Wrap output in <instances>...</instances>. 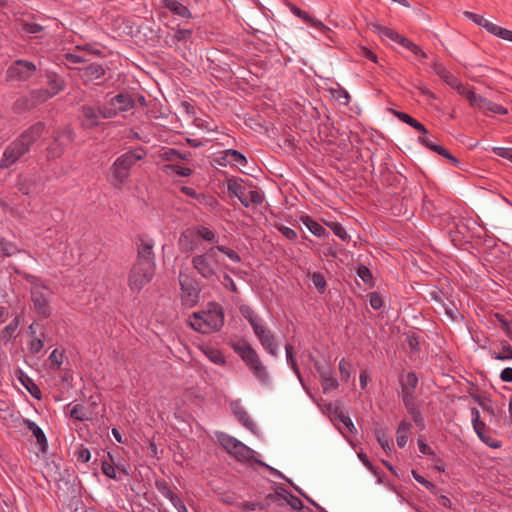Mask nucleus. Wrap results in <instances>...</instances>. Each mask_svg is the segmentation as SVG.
<instances>
[{
  "instance_id": "obj_1",
  "label": "nucleus",
  "mask_w": 512,
  "mask_h": 512,
  "mask_svg": "<svg viewBox=\"0 0 512 512\" xmlns=\"http://www.w3.org/2000/svg\"><path fill=\"white\" fill-rule=\"evenodd\" d=\"M135 244L137 257L130 268V290L139 292L154 278L156 263L151 238L147 235L137 236Z\"/></svg>"
},
{
  "instance_id": "obj_2",
  "label": "nucleus",
  "mask_w": 512,
  "mask_h": 512,
  "mask_svg": "<svg viewBox=\"0 0 512 512\" xmlns=\"http://www.w3.org/2000/svg\"><path fill=\"white\" fill-rule=\"evenodd\" d=\"M45 130L43 122H36L28 129L23 131L14 141H12L4 150L0 160V169H7L15 164L30 147L42 136Z\"/></svg>"
},
{
  "instance_id": "obj_3",
  "label": "nucleus",
  "mask_w": 512,
  "mask_h": 512,
  "mask_svg": "<svg viewBox=\"0 0 512 512\" xmlns=\"http://www.w3.org/2000/svg\"><path fill=\"white\" fill-rule=\"evenodd\" d=\"M229 346L241 358L246 367L252 372L254 377L263 384L270 382L269 373L267 368L262 363L259 354L251 346V344L244 338L236 341H229Z\"/></svg>"
},
{
  "instance_id": "obj_4",
  "label": "nucleus",
  "mask_w": 512,
  "mask_h": 512,
  "mask_svg": "<svg viewBox=\"0 0 512 512\" xmlns=\"http://www.w3.org/2000/svg\"><path fill=\"white\" fill-rule=\"evenodd\" d=\"M207 311L194 312L190 326L202 334H210L219 331L224 325V312L222 307L215 303H209Z\"/></svg>"
},
{
  "instance_id": "obj_5",
  "label": "nucleus",
  "mask_w": 512,
  "mask_h": 512,
  "mask_svg": "<svg viewBox=\"0 0 512 512\" xmlns=\"http://www.w3.org/2000/svg\"><path fill=\"white\" fill-rule=\"evenodd\" d=\"M191 264L204 279L210 280L218 278L220 256L216 253L214 246L210 247L202 254L193 256Z\"/></svg>"
},
{
  "instance_id": "obj_6",
  "label": "nucleus",
  "mask_w": 512,
  "mask_h": 512,
  "mask_svg": "<svg viewBox=\"0 0 512 512\" xmlns=\"http://www.w3.org/2000/svg\"><path fill=\"white\" fill-rule=\"evenodd\" d=\"M82 126L86 129L98 127L101 119H110L115 116V110H108V106L100 102L93 104H84L80 108Z\"/></svg>"
},
{
  "instance_id": "obj_7",
  "label": "nucleus",
  "mask_w": 512,
  "mask_h": 512,
  "mask_svg": "<svg viewBox=\"0 0 512 512\" xmlns=\"http://www.w3.org/2000/svg\"><path fill=\"white\" fill-rule=\"evenodd\" d=\"M218 441L229 454L234 455L240 462L250 461L255 454L253 449L224 432L218 435Z\"/></svg>"
},
{
  "instance_id": "obj_8",
  "label": "nucleus",
  "mask_w": 512,
  "mask_h": 512,
  "mask_svg": "<svg viewBox=\"0 0 512 512\" xmlns=\"http://www.w3.org/2000/svg\"><path fill=\"white\" fill-rule=\"evenodd\" d=\"M179 285L181 289V301L188 307H194L199 300L200 289L197 281L190 275L180 271L178 275Z\"/></svg>"
},
{
  "instance_id": "obj_9",
  "label": "nucleus",
  "mask_w": 512,
  "mask_h": 512,
  "mask_svg": "<svg viewBox=\"0 0 512 512\" xmlns=\"http://www.w3.org/2000/svg\"><path fill=\"white\" fill-rule=\"evenodd\" d=\"M108 180L115 188L121 189L128 180V153L116 159L110 168Z\"/></svg>"
},
{
  "instance_id": "obj_10",
  "label": "nucleus",
  "mask_w": 512,
  "mask_h": 512,
  "mask_svg": "<svg viewBox=\"0 0 512 512\" xmlns=\"http://www.w3.org/2000/svg\"><path fill=\"white\" fill-rule=\"evenodd\" d=\"M463 15L469 20L473 21L478 26L483 27L488 33L497 36L503 40L512 42V31L506 28H502L488 20H486L483 16L465 11Z\"/></svg>"
},
{
  "instance_id": "obj_11",
  "label": "nucleus",
  "mask_w": 512,
  "mask_h": 512,
  "mask_svg": "<svg viewBox=\"0 0 512 512\" xmlns=\"http://www.w3.org/2000/svg\"><path fill=\"white\" fill-rule=\"evenodd\" d=\"M35 72L36 66L33 62L16 60L7 69L6 77L10 81H27Z\"/></svg>"
},
{
  "instance_id": "obj_12",
  "label": "nucleus",
  "mask_w": 512,
  "mask_h": 512,
  "mask_svg": "<svg viewBox=\"0 0 512 512\" xmlns=\"http://www.w3.org/2000/svg\"><path fill=\"white\" fill-rule=\"evenodd\" d=\"M52 290L30 291L33 308L37 315L42 319H47L52 315V307L50 306V297Z\"/></svg>"
},
{
  "instance_id": "obj_13",
  "label": "nucleus",
  "mask_w": 512,
  "mask_h": 512,
  "mask_svg": "<svg viewBox=\"0 0 512 512\" xmlns=\"http://www.w3.org/2000/svg\"><path fill=\"white\" fill-rule=\"evenodd\" d=\"M253 332L261 346L271 355H278V344L274 333L263 323L253 328Z\"/></svg>"
},
{
  "instance_id": "obj_14",
  "label": "nucleus",
  "mask_w": 512,
  "mask_h": 512,
  "mask_svg": "<svg viewBox=\"0 0 512 512\" xmlns=\"http://www.w3.org/2000/svg\"><path fill=\"white\" fill-rule=\"evenodd\" d=\"M471 416H472L473 428H474L477 436L479 437V439L491 448H499L501 446L500 442L486 434V431H488L489 428L481 420L480 413L477 408H475V407L471 408Z\"/></svg>"
},
{
  "instance_id": "obj_15",
  "label": "nucleus",
  "mask_w": 512,
  "mask_h": 512,
  "mask_svg": "<svg viewBox=\"0 0 512 512\" xmlns=\"http://www.w3.org/2000/svg\"><path fill=\"white\" fill-rule=\"evenodd\" d=\"M156 487L160 493L168 498L178 512H187V508L181 498L174 493L165 480L156 481Z\"/></svg>"
},
{
  "instance_id": "obj_16",
  "label": "nucleus",
  "mask_w": 512,
  "mask_h": 512,
  "mask_svg": "<svg viewBox=\"0 0 512 512\" xmlns=\"http://www.w3.org/2000/svg\"><path fill=\"white\" fill-rule=\"evenodd\" d=\"M218 164L222 166L227 164L246 166L247 158L238 150L227 149L221 153V156L218 158Z\"/></svg>"
},
{
  "instance_id": "obj_17",
  "label": "nucleus",
  "mask_w": 512,
  "mask_h": 512,
  "mask_svg": "<svg viewBox=\"0 0 512 512\" xmlns=\"http://www.w3.org/2000/svg\"><path fill=\"white\" fill-rule=\"evenodd\" d=\"M230 407L232 409L233 414L237 417L238 421L245 428H247L248 430H250L253 433H256L257 425L250 418V416L248 415L247 411L240 404V402L239 401H233V402H231Z\"/></svg>"
},
{
  "instance_id": "obj_18",
  "label": "nucleus",
  "mask_w": 512,
  "mask_h": 512,
  "mask_svg": "<svg viewBox=\"0 0 512 512\" xmlns=\"http://www.w3.org/2000/svg\"><path fill=\"white\" fill-rule=\"evenodd\" d=\"M418 376L415 372L411 371L399 376L400 391L399 394H415L418 386Z\"/></svg>"
},
{
  "instance_id": "obj_19",
  "label": "nucleus",
  "mask_w": 512,
  "mask_h": 512,
  "mask_svg": "<svg viewBox=\"0 0 512 512\" xmlns=\"http://www.w3.org/2000/svg\"><path fill=\"white\" fill-rule=\"evenodd\" d=\"M427 297L434 301L435 304L438 306V308H443L445 311V314L451 318L452 320L456 319V316L458 314V310L456 307H449L446 306L443 302L444 292L439 289L438 287H435L430 292H428Z\"/></svg>"
},
{
  "instance_id": "obj_20",
  "label": "nucleus",
  "mask_w": 512,
  "mask_h": 512,
  "mask_svg": "<svg viewBox=\"0 0 512 512\" xmlns=\"http://www.w3.org/2000/svg\"><path fill=\"white\" fill-rule=\"evenodd\" d=\"M227 190L230 194V196L237 197L241 204L248 208L249 202H248V196L246 193V188L242 186L238 180L235 177L228 178L227 179Z\"/></svg>"
},
{
  "instance_id": "obj_21",
  "label": "nucleus",
  "mask_w": 512,
  "mask_h": 512,
  "mask_svg": "<svg viewBox=\"0 0 512 512\" xmlns=\"http://www.w3.org/2000/svg\"><path fill=\"white\" fill-rule=\"evenodd\" d=\"M24 424L36 438V442L37 445L39 446L40 451L42 453H45L48 449V440L43 430L35 422L29 419H24Z\"/></svg>"
},
{
  "instance_id": "obj_22",
  "label": "nucleus",
  "mask_w": 512,
  "mask_h": 512,
  "mask_svg": "<svg viewBox=\"0 0 512 512\" xmlns=\"http://www.w3.org/2000/svg\"><path fill=\"white\" fill-rule=\"evenodd\" d=\"M15 377L19 380V382L27 389V391L36 399L41 398V390L35 384V382L24 373V371L20 368H17L14 372Z\"/></svg>"
},
{
  "instance_id": "obj_23",
  "label": "nucleus",
  "mask_w": 512,
  "mask_h": 512,
  "mask_svg": "<svg viewBox=\"0 0 512 512\" xmlns=\"http://www.w3.org/2000/svg\"><path fill=\"white\" fill-rule=\"evenodd\" d=\"M162 4L172 14L180 18L189 19L192 17L189 8L178 0H162Z\"/></svg>"
},
{
  "instance_id": "obj_24",
  "label": "nucleus",
  "mask_w": 512,
  "mask_h": 512,
  "mask_svg": "<svg viewBox=\"0 0 512 512\" xmlns=\"http://www.w3.org/2000/svg\"><path fill=\"white\" fill-rule=\"evenodd\" d=\"M328 410L332 413L333 417L344 424V426L353 433L356 428L349 416L345 415L343 407L340 404L330 403Z\"/></svg>"
},
{
  "instance_id": "obj_25",
  "label": "nucleus",
  "mask_w": 512,
  "mask_h": 512,
  "mask_svg": "<svg viewBox=\"0 0 512 512\" xmlns=\"http://www.w3.org/2000/svg\"><path fill=\"white\" fill-rule=\"evenodd\" d=\"M81 77L86 81L96 80L105 74V69L101 64L91 63L80 68Z\"/></svg>"
},
{
  "instance_id": "obj_26",
  "label": "nucleus",
  "mask_w": 512,
  "mask_h": 512,
  "mask_svg": "<svg viewBox=\"0 0 512 512\" xmlns=\"http://www.w3.org/2000/svg\"><path fill=\"white\" fill-rule=\"evenodd\" d=\"M367 26L375 33L379 35H383L396 43H400L401 39L404 37L400 35L397 31L390 29L388 27L382 26L377 22L368 23Z\"/></svg>"
},
{
  "instance_id": "obj_27",
  "label": "nucleus",
  "mask_w": 512,
  "mask_h": 512,
  "mask_svg": "<svg viewBox=\"0 0 512 512\" xmlns=\"http://www.w3.org/2000/svg\"><path fill=\"white\" fill-rule=\"evenodd\" d=\"M300 221L307 227V229L317 237H328L329 233L326 229L308 215H302Z\"/></svg>"
},
{
  "instance_id": "obj_28",
  "label": "nucleus",
  "mask_w": 512,
  "mask_h": 512,
  "mask_svg": "<svg viewBox=\"0 0 512 512\" xmlns=\"http://www.w3.org/2000/svg\"><path fill=\"white\" fill-rule=\"evenodd\" d=\"M432 69L450 87L456 85L458 78L451 74L442 63L435 61Z\"/></svg>"
},
{
  "instance_id": "obj_29",
  "label": "nucleus",
  "mask_w": 512,
  "mask_h": 512,
  "mask_svg": "<svg viewBox=\"0 0 512 512\" xmlns=\"http://www.w3.org/2000/svg\"><path fill=\"white\" fill-rule=\"evenodd\" d=\"M393 114L399 120H401L402 122L410 125L414 129H416L418 132H420V133H422L424 135L428 133V130L426 129V127L422 123L417 121L415 118L410 116L409 114H407L405 112L397 111V110H393Z\"/></svg>"
},
{
  "instance_id": "obj_30",
  "label": "nucleus",
  "mask_w": 512,
  "mask_h": 512,
  "mask_svg": "<svg viewBox=\"0 0 512 512\" xmlns=\"http://www.w3.org/2000/svg\"><path fill=\"white\" fill-rule=\"evenodd\" d=\"M20 319L16 316L5 328L0 332V341L4 344L10 342L13 338H15V333L19 327Z\"/></svg>"
},
{
  "instance_id": "obj_31",
  "label": "nucleus",
  "mask_w": 512,
  "mask_h": 512,
  "mask_svg": "<svg viewBox=\"0 0 512 512\" xmlns=\"http://www.w3.org/2000/svg\"><path fill=\"white\" fill-rule=\"evenodd\" d=\"M34 108H36V106L29 93L27 95L19 97L13 104V110L15 113L18 114L32 110Z\"/></svg>"
},
{
  "instance_id": "obj_32",
  "label": "nucleus",
  "mask_w": 512,
  "mask_h": 512,
  "mask_svg": "<svg viewBox=\"0 0 512 512\" xmlns=\"http://www.w3.org/2000/svg\"><path fill=\"white\" fill-rule=\"evenodd\" d=\"M128 105V95H124L123 93H119L112 97L108 103V110H115V116L120 111H125Z\"/></svg>"
},
{
  "instance_id": "obj_33",
  "label": "nucleus",
  "mask_w": 512,
  "mask_h": 512,
  "mask_svg": "<svg viewBox=\"0 0 512 512\" xmlns=\"http://www.w3.org/2000/svg\"><path fill=\"white\" fill-rule=\"evenodd\" d=\"M411 428H412L411 423H409L405 420L400 422V424L397 428V431H396V441H397V445L400 448L405 447V445L407 444L408 433Z\"/></svg>"
},
{
  "instance_id": "obj_34",
  "label": "nucleus",
  "mask_w": 512,
  "mask_h": 512,
  "mask_svg": "<svg viewBox=\"0 0 512 512\" xmlns=\"http://www.w3.org/2000/svg\"><path fill=\"white\" fill-rule=\"evenodd\" d=\"M47 83H48V86L49 88L47 89L50 94L54 97L55 95H57L59 92H61L62 90H64L65 88V83H64V80L62 78H60L58 75L56 74H49L47 76Z\"/></svg>"
},
{
  "instance_id": "obj_35",
  "label": "nucleus",
  "mask_w": 512,
  "mask_h": 512,
  "mask_svg": "<svg viewBox=\"0 0 512 512\" xmlns=\"http://www.w3.org/2000/svg\"><path fill=\"white\" fill-rule=\"evenodd\" d=\"M285 350H286V358H287L288 364L290 365V367L292 368L294 373L297 375L300 382L303 384V379H302L300 369H299V366L297 363L294 347L291 344L287 343L285 345Z\"/></svg>"
},
{
  "instance_id": "obj_36",
  "label": "nucleus",
  "mask_w": 512,
  "mask_h": 512,
  "mask_svg": "<svg viewBox=\"0 0 512 512\" xmlns=\"http://www.w3.org/2000/svg\"><path fill=\"white\" fill-rule=\"evenodd\" d=\"M239 311L241 315L249 322L252 329L262 323V320L249 305H241L239 307Z\"/></svg>"
},
{
  "instance_id": "obj_37",
  "label": "nucleus",
  "mask_w": 512,
  "mask_h": 512,
  "mask_svg": "<svg viewBox=\"0 0 512 512\" xmlns=\"http://www.w3.org/2000/svg\"><path fill=\"white\" fill-rule=\"evenodd\" d=\"M321 386L324 393L338 388V381L334 377V372L330 369L327 373H321Z\"/></svg>"
},
{
  "instance_id": "obj_38",
  "label": "nucleus",
  "mask_w": 512,
  "mask_h": 512,
  "mask_svg": "<svg viewBox=\"0 0 512 512\" xmlns=\"http://www.w3.org/2000/svg\"><path fill=\"white\" fill-rule=\"evenodd\" d=\"M374 434H375L377 442L382 447V449L386 453L391 452L392 443H391V440H390L389 436L387 435L386 431L382 428L377 427V428H375Z\"/></svg>"
},
{
  "instance_id": "obj_39",
  "label": "nucleus",
  "mask_w": 512,
  "mask_h": 512,
  "mask_svg": "<svg viewBox=\"0 0 512 512\" xmlns=\"http://www.w3.org/2000/svg\"><path fill=\"white\" fill-rule=\"evenodd\" d=\"M162 171L167 174L173 172L182 177H189L193 173V170L191 168L184 167L178 164H166L162 167Z\"/></svg>"
},
{
  "instance_id": "obj_40",
  "label": "nucleus",
  "mask_w": 512,
  "mask_h": 512,
  "mask_svg": "<svg viewBox=\"0 0 512 512\" xmlns=\"http://www.w3.org/2000/svg\"><path fill=\"white\" fill-rule=\"evenodd\" d=\"M330 93L340 104L347 106L350 103L351 97L349 93L339 84H337L336 88H331Z\"/></svg>"
},
{
  "instance_id": "obj_41",
  "label": "nucleus",
  "mask_w": 512,
  "mask_h": 512,
  "mask_svg": "<svg viewBox=\"0 0 512 512\" xmlns=\"http://www.w3.org/2000/svg\"><path fill=\"white\" fill-rule=\"evenodd\" d=\"M23 278L29 283L31 284V290L30 291H40V290H48V285H46L42 279L38 276H35V275H32V274H29V273H24L23 274Z\"/></svg>"
},
{
  "instance_id": "obj_42",
  "label": "nucleus",
  "mask_w": 512,
  "mask_h": 512,
  "mask_svg": "<svg viewBox=\"0 0 512 512\" xmlns=\"http://www.w3.org/2000/svg\"><path fill=\"white\" fill-rule=\"evenodd\" d=\"M29 94L32 97L33 102L36 107L42 103H45L46 101H48L49 99H51L53 97L50 94V92L46 89L32 90Z\"/></svg>"
},
{
  "instance_id": "obj_43",
  "label": "nucleus",
  "mask_w": 512,
  "mask_h": 512,
  "mask_svg": "<svg viewBox=\"0 0 512 512\" xmlns=\"http://www.w3.org/2000/svg\"><path fill=\"white\" fill-rule=\"evenodd\" d=\"M500 345L501 352H492L491 356L497 360L512 359V346L509 344V342L503 340L501 341Z\"/></svg>"
},
{
  "instance_id": "obj_44",
  "label": "nucleus",
  "mask_w": 512,
  "mask_h": 512,
  "mask_svg": "<svg viewBox=\"0 0 512 512\" xmlns=\"http://www.w3.org/2000/svg\"><path fill=\"white\" fill-rule=\"evenodd\" d=\"M147 103L145 96L140 93H134L130 91V109H139L146 111Z\"/></svg>"
},
{
  "instance_id": "obj_45",
  "label": "nucleus",
  "mask_w": 512,
  "mask_h": 512,
  "mask_svg": "<svg viewBox=\"0 0 512 512\" xmlns=\"http://www.w3.org/2000/svg\"><path fill=\"white\" fill-rule=\"evenodd\" d=\"M402 47L411 51L414 55L419 56L421 58H427V54L421 49L420 46L412 42L406 37H403L399 43Z\"/></svg>"
},
{
  "instance_id": "obj_46",
  "label": "nucleus",
  "mask_w": 512,
  "mask_h": 512,
  "mask_svg": "<svg viewBox=\"0 0 512 512\" xmlns=\"http://www.w3.org/2000/svg\"><path fill=\"white\" fill-rule=\"evenodd\" d=\"M284 493L283 499L287 502V504L294 510H302L304 508V504L300 498L289 493L284 488H280Z\"/></svg>"
},
{
  "instance_id": "obj_47",
  "label": "nucleus",
  "mask_w": 512,
  "mask_h": 512,
  "mask_svg": "<svg viewBox=\"0 0 512 512\" xmlns=\"http://www.w3.org/2000/svg\"><path fill=\"white\" fill-rule=\"evenodd\" d=\"M159 158L165 162H174L178 160L180 152L174 148L163 147L158 154Z\"/></svg>"
},
{
  "instance_id": "obj_48",
  "label": "nucleus",
  "mask_w": 512,
  "mask_h": 512,
  "mask_svg": "<svg viewBox=\"0 0 512 512\" xmlns=\"http://www.w3.org/2000/svg\"><path fill=\"white\" fill-rule=\"evenodd\" d=\"M116 469L121 471V473L124 474V475L127 474L126 470L123 467L120 468L119 465L110 464V463H108L106 461H104L102 463V471L109 478H112V479H117L118 478V476L116 474ZM119 479H120V476H119Z\"/></svg>"
},
{
  "instance_id": "obj_49",
  "label": "nucleus",
  "mask_w": 512,
  "mask_h": 512,
  "mask_svg": "<svg viewBox=\"0 0 512 512\" xmlns=\"http://www.w3.org/2000/svg\"><path fill=\"white\" fill-rule=\"evenodd\" d=\"M196 234L198 237L202 238L203 240H205L207 242H211V243L217 242V237H216V234L214 233V231H212L211 229H209L206 226H198L196 228Z\"/></svg>"
},
{
  "instance_id": "obj_50",
  "label": "nucleus",
  "mask_w": 512,
  "mask_h": 512,
  "mask_svg": "<svg viewBox=\"0 0 512 512\" xmlns=\"http://www.w3.org/2000/svg\"><path fill=\"white\" fill-rule=\"evenodd\" d=\"M313 285L316 287L319 293H324L326 290L327 282L324 275L320 272H313L309 274Z\"/></svg>"
},
{
  "instance_id": "obj_51",
  "label": "nucleus",
  "mask_w": 512,
  "mask_h": 512,
  "mask_svg": "<svg viewBox=\"0 0 512 512\" xmlns=\"http://www.w3.org/2000/svg\"><path fill=\"white\" fill-rule=\"evenodd\" d=\"M205 355L214 364L224 365L226 363V360H225L223 354L218 349L207 348V350L205 351Z\"/></svg>"
},
{
  "instance_id": "obj_52",
  "label": "nucleus",
  "mask_w": 512,
  "mask_h": 512,
  "mask_svg": "<svg viewBox=\"0 0 512 512\" xmlns=\"http://www.w3.org/2000/svg\"><path fill=\"white\" fill-rule=\"evenodd\" d=\"M214 248H215L217 254L223 253L231 261H233L235 263H239L241 261L240 255L236 251H234L233 249H231L229 247L222 246V245H217V246H214Z\"/></svg>"
},
{
  "instance_id": "obj_53",
  "label": "nucleus",
  "mask_w": 512,
  "mask_h": 512,
  "mask_svg": "<svg viewBox=\"0 0 512 512\" xmlns=\"http://www.w3.org/2000/svg\"><path fill=\"white\" fill-rule=\"evenodd\" d=\"M432 151L446 158L454 167L459 166L460 161L455 156H453L445 147L441 145H439L438 147H432Z\"/></svg>"
},
{
  "instance_id": "obj_54",
  "label": "nucleus",
  "mask_w": 512,
  "mask_h": 512,
  "mask_svg": "<svg viewBox=\"0 0 512 512\" xmlns=\"http://www.w3.org/2000/svg\"><path fill=\"white\" fill-rule=\"evenodd\" d=\"M499 321L500 328L506 334V336L512 341V321L504 317V315L497 313L495 315Z\"/></svg>"
},
{
  "instance_id": "obj_55",
  "label": "nucleus",
  "mask_w": 512,
  "mask_h": 512,
  "mask_svg": "<svg viewBox=\"0 0 512 512\" xmlns=\"http://www.w3.org/2000/svg\"><path fill=\"white\" fill-rule=\"evenodd\" d=\"M326 225L333 231V233L343 241L349 239L346 229L338 222L326 223Z\"/></svg>"
},
{
  "instance_id": "obj_56",
  "label": "nucleus",
  "mask_w": 512,
  "mask_h": 512,
  "mask_svg": "<svg viewBox=\"0 0 512 512\" xmlns=\"http://www.w3.org/2000/svg\"><path fill=\"white\" fill-rule=\"evenodd\" d=\"M70 416H71V418L80 420V421L89 419L88 412L80 404H76L72 407V409L70 410Z\"/></svg>"
},
{
  "instance_id": "obj_57",
  "label": "nucleus",
  "mask_w": 512,
  "mask_h": 512,
  "mask_svg": "<svg viewBox=\"0 0 512 512\" xmlns=\"http://www.w3.org/2000/svg\"><path fill=\"white\" fill-rule=\"evenodd\" d=\"M399 396L402 398L404 407L406 408L408 413H410V411H413V410L419 408L416 404V395L415 394H399Z\"/></svg>"
},
{
  "instance_id": "obj_58",
  "label": "nucleus",
  "mask_w": 512,
  "mask_h": 512,
  "mask_svg": "<svg viewBox=\"0 0 512 512\" xmlns=\"http://www.w3.org/2000/svg\"><path fill=\"white\" fill-rule=\"evenodd\" d=\"M357 275L361 278V280L364 283L372 285V282H373L372 272L364 264H360L358 266V268H357Z\"/></svg>"
},
{
  "instance_id": "obj_59",
  "label": "nucleus",
  "mask_w": 512,
  "mask_h": 512,
  "mask_svg": "<svg viewBox=\"0 0 512 512\" xmlns=\"http://www.w3.org/2000/svg\"><path fill=\"white\" fill-rule=\"evenodd\" d=\"M406 343L410 349L411 354H418L420 352L419 336L415 333L406 337Z\"/></svg>"
},
{
  "instance_id": "obj_60",
  "label": "nucleus",
  "mask_w": 512,
  "mask_h": 512,
  "mask_svg": "<svg viewBox=\"0 0 512 512\" xmlns=\"http://www.w3.org/2000/svg\"><path fill=\"white\" fill-rule=\"evenodd\" d=\"M63 352H60L58 349H54L50 356L49 361L51 362V367L55 370H59L61 368L63 362Z\"/></svg>"
},
{
  "instance_id": "obj_61",
  "label": "nucleus",
  "mask_w": 512,
  "mask_h": 512,
  "mask_svg": "<svg viewBox=\"0 0 512 512\" xmlns=\"http://www.w3.org/2000/svg\"><path fill=\"white\" fill-rule=\"evenodd\" d=\"M44 347L43 339L35 336L30 338L28 342V349L32 354H38Z\"/></svg>"
},
{
  "instance_id": "obj_62",
  "label": "nucleus",
  "mask_w": 512,
  "mask_h": 512,
  "mask_svg": "<svg viewBox=\"0 0 512 512\" xmlns=\"http://www.w3.org/2000/svg\"><path fill=\"white\" fill-rule=\"evenodd\" d=\"M469 95V104L471 107L478 108L479 110H482L483 107H485L484 105L486 104L488 99L476 93H470Z\"/></svg>"
},
{
  "instance_id": "obj_63",
  "label": "nucleus",
  "mask_w": 512,
  "mask_h": 512,
  "mask_svg": "<svg viewBox=\"0 0 512 512\" xmlns=\"http://www.w3.org/2000/svg\"><path fill=\"white\" fill-rule=\"evenodd\" d=\"M308 23L311 26H313L316 29H318L322 34L327 36L329 39L332 40L331 34L333 33V31L328 26H326L324 23H322L320 20L315 19V18L312 17V20L308 21Z\"/></svg>"
},
{
  "instance_id": "obj_64",
  "label": "nucleus",
  "mask_w": 512,
  "mask_h": 512,
  "mask_svg": "<svg viewBox=\"0 0 512 512\" xmlns=\"http://www.w3.org/2000/svg\"><path fill=\"white\" fill-rule=\"evenodd\" d=\"M350 368H351V363L348 360H346L345 358H342L339 362V372L341 375V379L346 382L350 378Z\"/></svg>"
}]
</instances>
